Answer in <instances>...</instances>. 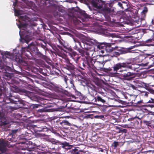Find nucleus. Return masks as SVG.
I'll return each instance as SVG.
<instances>
[{
  "label": "nucleus",
  "mask_w": 154,
  "mask_h": 154,
  "mask_svg": "<svg viewBox=\"0 0 154 154\" xmlns=\"http://www.w3.org/2000/svg\"><path fill=\"white\" fill-rule=\"evenodd\" d=\"M65 68L70 71L73 70L75 69L74 66L71 63L66 64Z\"/></svg>",
  "instance_id": "aec40b11"
},
{
  "label": "nucleus",
  "mask_w": 154,
  "mask_h": 154,
  "mask_svg": "<svg viewBox=\"0 0 154 154\" xmlns=\"http://www.w3.org/2000/svg\"><path fill=\"white\" fill-rule=\"evenodd\" d=\"M63 80L65 83L67 84V81L69 80V79H68L67 77L66 76H64L63 78Z\"/></svg>",
  "instance_id": "c03bdc74"
},
{
  "label": "nucleus",
  "mask_w": 154,
  "mask_h": 154,
  "mask_svg": "<svg viewBox=\"0 0 154 154\" xmlns=\"http://www.w3.org/2000/svg\"><path fill=\"white\" fill-rule=\"evenodd\" d=\"M123 2H118V5L120 6L123 9H125L124 7V6L122 4V3Z\"/></svg>",
  "instance_id": "4c0bfd02"
},
{
  "label": "nucleus",
  "mask_w": 154,
  "mask_h": 154,
  "mask_svg": "<svg viewBox=\"0 0 154 154\" xmlns=\"http://www.w3.org/2000/svg\"><path fill=\"white\" fill-rule=\"evenodd\" d=\"M127 63H128V65L129 66H131L132 67L131 68H128L130 69H131L132 70H135L136 69H138L139 68V65H136V66H135V65L133 64V62L131 60H130V62L127 61Z\"/></svg>",
  "instance_id": "a211bd4d"
},
{
  "label": "nucleus",
  "mask_w": 154,
  "mask_h": 154,
  "mask_svg": "<svg viewBox=\"0 0 154 154\" xmlns=\"http://www.w3.org/2000/svg\"><path fill=\"white\" fill-rule=\"evenodd\" d=\"M68 51H69V53H71V52H74L73 49L71 48H68Z\"/></svg>",
  "instance_id": "09e8293b"
},
{
  "label": "nucleus",
  "mask_w": 154,
  "mask_h": 154,
  "mask_svg": "<svg viewBox=\"0 0 154 154\" xmlns=\"http://www.w3.org/2000/svg\"><path fill=\"white\" fill-rule=\"evenodd\" d=\"M88 91L89 94L93 97L97 93L100 91L99 89H97L94 85L92 84L91 83L88 84Z\"/></svg>",
  "instance_id": "6e6552de"
},
{
  "label": "nucleus",
  "mask_w": 154,
  "mask_h": 154,
  "mask_svg": "<svg viewBox=\"0 0 154 154\" xmlns=\"http://www.w3.org/2000/svg\"><path fill=\"white\" fill-rule=\"evenodd\" d=\"M104 115H100V116H95V118H100V119H102L104 118Z\"/></svg>",
  "instance_id": "ea45409f"
},
{
  "label": "nucleus",
  "mask_w": 154,
  "mask_h": 154,
  "mask_svg": "<svg viewBox=\"0 0 154 154\" xmlns=\"http://www.w3.org/2000/svg\"><path fill=\"white\" fill-rule=\"evenodd\" d=\"M81 94L80 92H77V95L78 96H80V95H81Z\"/></svg>",
  "instance_id": "338daca9"
},
{
  "label": "nucleus",
  "mask_w": 154,
  "mask_h": 154,
  "mask_svg": "<svg viewBox=\"0 0 154 154\" xmlns=\"http://www.w3.org/2000/svg\"><path fill=\"white\" fill-rule=\"evenodd\" d=\"M73 48L77 51L79 49V48L77 46V45H75L73 47Z\"/></svg>",
  "instance_id": "864d4df0"
},
{
  "label": "nucleus",
  "mask_w": 154,
  "mask_h": 154,
  "mask_svg": "<svg viewBox=\"0 0 154 154\" xmlns=\"http://www.w3.org/2000/svg\"><path fill=\"white\" fill-rule=\"evenodd\" d=\"M127 62L123 63H119L114 64L112 67L113 70L115 73H116L118 70L121 69L122 68H131L132 67L129 66Z\"/></svg>",
  "instance_id": "39448f33"
},
{
  "label": "nucleus",
  "mask_w": 154,
  "mask_h": 154,
  "mask_svg": "<svg viewBox=\"0 0 154 154\" xmlns=\"http://www.w3.org/2000/svg\"><path fill=\"white\" fill-rule=\"evenodd\" d=\"M22 40L26 41V43H28V42H29L28 41H27L25 39H24L23 38H22V39L20 40L21 42H22Z\"/></svg>",
  "instance_id": "680f3d73"
},
{
  "label": "nucleus",
  "mask_w": 154,
  "mask_h": 154,
  "mask_svg": "<svg viewBox=\"0 0 154 154\" xmlns=\"http://www.w3.org/2000/svg\"><path fill=\"white\" fill-rule=\"evenodd\" d=\"M58 102L60 103H62V105L60 106L62 108H64L66 107L67 105V104L66 103L64 102L62 100H59Z\"/></svg>",
  "instance_id": "bb28decb"
},
{
  "label": "nucleus",
  "mask_w": 154,
  "mask_h": 154,
  "mask_svg": "<svg viewBox=\"0 0 154 154\" xmlns=\"http://www.w3.org/2000/svg\"><path fill=\"white\" fill-rule=\"evenodd\" d=\"M132 119L134 122H133V123L135 124L138 125L139 124V122L138 121H137L136 119Z\"/></svg>",
  "instance_id": "37998d69"
},
{
  "label": "nucleus",
  "mask_w": 154,
  "mask_h": 154,
  "mask_svg": "<svg viewBox=\"0 0 154 154\" xmlns=\"http://www.w3.org/2000/svg\"><path fill=\"white\" fill-rule=\"evenodd\" d=\"M104 63L103 62H99L96 60L93 70H102L103 69Z\"/></svg>",
  "instance_id": "f8f14e48"
},
{
  "label": "nucleus",
  "mask_w": 154,
  "mask_h": 154,
  "mask_svg": "<svg viewBox=\"0 0 154 154\" xmlns=\"http://www.w3.org/2000/svg\"><path fill=\"white\" fill-rule=\"evenodd\" d=\"M53 144H54L56 146H57V148H63L67 149H70L71 145L69 144L68 143L66 142H62L57 140H55L52 142Z\"/></svg>",
  "instance_id": "0eeeda50"
},
{
  "label": "nucleus",
  "mask_w": 154,
  "mask_h": 154,
  "mask_svg": "<svg viewBox=\"0 0 154 154\" xmlns=\"http://www.w3.org/2000/svg\"><path fill=\"white\" fill-rule=\"evenodd\" d=\"M38 128H40L42 129L41 130H39L40 131H44V130L45 129L44 126H42L41 128L38 127Z\"/></svg>",
  "instance_id": "13d9d810"
},
{
  "label": "nucleus",
  "mask_w": 154,
  "mask_h": 154,
  "mask_svg": "<svg viewBox=\"0 0 154 154\" xmlns=\"http://www.w3.org/2000/svg\"><path fill=\"white\" fill-rule=\"evenodd\" d=\"M154 56L151 55L148 56L146 57L145 61H147L145 63H142L140 65L145 66H149L150 67H152L154 66Z\"/></svg>",
  "instance_id": "1a4fd4ad"
},
{
  "label": "nucleus",
  "mask_w": 154,
  "mask_h": 154,
  "mask_svg": "<svg viewBox=\"0 0 154 154\" xmlns=\"http://www.w3.org/2000/svg\"><path fill=\"white\" fill-rule=\"evenodd\" d=\"M148 12V8L146 7H145L143 9L141 12V15L143 17H145L146 16V14Z\"/></svg>",
  "instance_id": "b1692460"
},
{
  "label": "nucleus",
  "mask_w": 154,
  "mask_h": 154,
  "mask_svg": "<svg viewBox=\"0 0 154 154\" xmlns=\"http://www.w3.org/2000/svg\"><path fill=\"white\" fill-rule=\"evenodd\" d=\"M27 47L22 48L21 49V53L23 55H25L28 58L30 57L29 55L31 54L30 51Z\"/></svg>",
  "instance_id": "f3484780"
},
{
  "label": "nucleus",
  "mask_w": 154,
  "mask_h": 154,
  "mask_svg": "<svg viewBox=\"0 0 154 154\" xmlns=\"http://www.w3.org/2000/svg\"><path fill=\"white\" fill-rule=\"evenodd\" d=\"M131 87L134 89H136L137 88L135 86L133 85H131Z\"/></svg>",
  "instance_id": "5fc2aeb1"
},
{
  "label": "nucleus",
  "mask_w": 154,
  "mask_h": 154,
  "mask_svg": "<svg viewBox=\"0 0 154 154\" xmlns=\"http://www.w3.org/2000/svg\"><path fill=\"white\" fill-rule=\"evenodd\" d=\"M16 73L19 75H21L22 74V72L17 71H16Z\"/></svg>",
  "instance_id": "052dcab7"
},
{
  "label": "nucleus",
  "mask_w": 154,
  "mask_h": 154,
  "mask_svg": "<svg viewBox=\"0 0 154 154\" xmlns=\"http://www.w3.org/2000/svg\"><path fill=\"white\" fill-rule=\"evenodd\" d=\"M107 108V106H104L103 107V109H102V110L103 111L105 112L106 111V108Z\"/></svg>",
  "instance_id": "603ef678"
},
{
  "label": "nucleus",
  "mask_w": 154,
  "mask_h": 154,
  "mask_svg": "<svg viewBox=\"0 0 154 154\" xmlns=\"http://www.w3.org/2000/svg\"><path fill=\"white\" fill-rule=\"evenodd\" d=\"M71 84V87H75V86L74 85V81L72 79H70V81L69 82Z\"/></svg>",
  "instance_id": "a19ab883"
},
{
  "label": "nucleus",
  "mask_w": 154,
  "mask_h": 154,
  "mask_svg": "<svg viewBox=\"0 0 154 154\" xmlns=\"http://www.w3.org/2000/svg\"><path fill=\"white\" fill-rule=\"evenodd\" d=\"M82 66L84 67V68H82V67L81 66H79V67L82 70H84L85 68L86 65L85 64L83 63H82Z\"/></svg>",
  "instance_id": "de8ad7c7"
},
{
  "label": "nucleus",
  "mask_w": 154,
  "mask_h": 154,
  "mask_svg": "<svg viewBox=\"0 0 154 154\" xmlns=\"http://www.w3.org/2000/svg\"><path fill=\"white\" fill-rule=\"evenodd\" d=\"M60 124L62 126H63L64 125H67L69 126H71V124L70 123H69L68 121L64 120L60 122Z\"/></svg>",
  "instance_id": "393cba45"
},
{
  "label": "nucleus",
  "mask_w": 154,
  "mask_h": 154,
  "mask_svg": "<svg viewBox=\"0 0 154 154\" xmlns=\"http://www.w3.org/2000/svg\"><path fill=\"white\" fill-rule=\"evenodd\" d=\"M91 56L90 57H86V63L87 65V67L90 70L91 69H93L94 68V66L96 60L94 59L91 57Z\"/></svg>",
  "instance_id": "9d476101"
},
{
  "label": "nucleus",
  "mask_w": 154,
  "mask_h": 154,
  "mask_svg": "<svg viewBox=\"0 0 154 154\" xmlns=\"http://www.w3.org/2000/svg\"><path fill=\"white\" fill-rule=\"evenodd\" d=\"M112 70V69H111L109 68V69H107V70L108 71H111Z\"/></svg>",
  "instance_id": "774afa93"
},
{
  "label": "nucleus",
  "mask_w": 154,
  "mask_h": 154,
  "mask_svg": "<svg viewBox=\"0 0 154 154\" xmlns=\"http://www.w3.org/2000/svg\"><path fill=\"white\" fill-rule=\"evenodd\" d=\"M6 150V148L4 143L0 142V151L2 152H5Z\"/></svg>",
  "instance_id": "4be33fe9"
},
{
  "label": "nucleus",
  "mask_w": 154,
  "mask_h": 154,
  "mask_svg": "<svg viewBox=\"0 0 154 154\" xmlns=\"http://www.w3.org/2000/svg\"><path fill=\"white\" fill-rule=\"evenodd\" d=\"M45 67L46 68H47V69H51L50 66H48V65H45Z\"/></svg>",
  "instance_id": "4d7b16f0"
},
{
  "label": "nucleus",
  "mask_w": 154,
  "mask_h": 154,
  "mask_svg": "<svg viewBox=\"0 0 154 154\" xmlns=\"http://www.w3.org/2000/svg\"><path fill=\"white\" fill-rule=\"evenodd\" d=\"M94 40H93L89 42L88 43L86 44V47L85 48L86 50L85 52V55L87 57L92 56L94 51H98L99 48L97 47V43H100Z\"/></svg>",
  "instance_id": "f257e3e1"
},
{
  "label": "nucleus",
  "mask_w": 154,
  "mask_h": 154,
  "mask_svg": "<svg viewBox=\"0 0 154 154\" xmlns=\"http://www.w3.org/2000/svg\"><path fill=\"white\" fill-rule=\"evenodd\" d=\"M79 12L81 14H82L83 15L84 17L86 18H91V17H90V16L86 14L85 12V11H84L80 10Z\"/></svg>",
  "instance_id": "a878e982"
},
{
  "label": "nucleus",
  "mask_w": 154,
  "mask_h": 154,
  "mask_svg": "<svg viewBox=\"0 0 154 154\" xmlns=\"http://www.w3.org/2000/svg\"><path fill=\"white\" fill-rule=\"evenodd\" d=\"M48 44L53 49H54V48H55V45L51 42H48Z\"/></svg>",
  "instance_id": "79ce46f5"
},
{
  "label": "nucleus",
  "mask_w": 154,
  "mask_h": 154,
  "mask_svg": "<svg viewBox=\"0 0 154 154\" xmlns=\"http://www.w3.org/2000/svg\"><path fill=\"white\" fill-rule=\"evenodd\" d=\"M154 41V39L153 38H150L148 39L146 41V43H149V42H151Z\"/></svg>",
  "instance_id": "a18cd8bd"
},
{
  "label": "nucleus",
  "mask_w": 154,
  "mask_h": 154,
  "mask_svg": "<svg viewBox=\"0 0 154 154\" xmlns=\"http://www.w3.org/2000/svg\"><path fill=\"white\" fill-rule=\"evenodd\" d=\"M44 71H45V70L41 69H40L39 70V71L40 73L42 74L44 76H45L47 75V73L46 72H45Z\"/></svg>",
  "instance_id": "72a5a7b5"
},
{
  "label": "nucleus",
  "mask_w": 154,
  "mask_h": 154,
  "mask_svg": "<svg viewBox=\"0 0 154 154\" xmlns=\"http://www.w3.org/2000/svg\"><path fill=\"white\" fill-rule=\"evenodd\" d=\"M4 55H8L11 56V54L9 52L6 51L4 53Z\"/></svg>",
  "instance_id": "49530a36"
},
{
  "label": "nucleus",
  "mask_w": 154,
  "mask_h": 154,
  "mask_svg": "<svg viewBox=\"0 0 154 154\" xmlns=\"http://www.w3.org/2000/svg\"><path fill=\"white\" fill-rule=\"evenodd\" d=\"M143 123L146 125L150 127V121H147L146 120H144L143 121Z\"/></svg>",
  "instance_id": "c9c22d12"
},
{
  "label": "nucleus",
  "mask_w": 154,
  "mask_h": 154,
  "mask_svg": "<svg viewBox=\"0 0 154 154\" xmlns=\"http://www.w3.org/2000/svg\"><path fill=\"white\" fill-rule=\"evenodd\" d=\"M45 45H43L42 44H41L40 45H41V47L42 48H43L45 51L47 49V47L46 46V44L45 43Z\"/></svg>",
  "instance_id": "58836bf2"
},
{
  "label": "nucleus",
  "mask_w": 154,
  "mask_h": 154,
  "mask_svg": "<svg viewBox=\"0 0 154 154\" xmlns=\"http://www.w3.org/2000/svg\"><path fill=\"white\" fill-rule=\"evenodd\" d=\"M153 116L150 115L148 116V117L151 118V119L150 120V127L151 128H154V119H152V117Z\"/></svg>",
  "instance_id": "5701e85b"
},
{
  "label": "nucleus",
  "mask_w": 154,
  "mask_h": 154,
  "mask_svg": "<svg viewBox=\"0 0 154 154\" xmlns=\"http://www.w3.org/2000/svg\"><path fill=\"white\" fill-rule=\"evenodd\" d=\"M151 103L153 104L154 103V99L151 98L150 100H149L148 102L147 103Z\"/></svg>",
  "instance_id": "8fccbe9b"
},
{
  "label": "nucleus",
  "mask_w": 154,
  "mask_h": 154,
  "mask_svg": "<svg viewBox=\"0 0 154 154\" xmlns=\"http://www.w3.org/2000/svg\"><path fill=\"white\" fill-rule=\"evenodd\" d=\"M14 13L15 16H19L20 14V10H17L15 9H14Z\"/></svg>",
  "instance_id": "2f4dec72"
},
{
  "label": "nucleus",
  "mask_w": 154,
  "mask_h": 154,
  "mask_svg": "<svg viewBox=\"0 0 154 154\" xmlns=\"http://www.w3.org/2000/svg\"><path fill=\"white\" fill-rule=\"evenodd\" d=\"M78 51L82 56H85V52L83 50L79 48Z\"/></svg>",
  "instance_id": "c756f323"
},
{
  "label": "nucleus",
  "mask_w": 154,
  "mask_h": 154,
  "mask_svg": "<svg viewBox=\"0 0 154 154\" xmlns=\"http://www.w3.org/2000/svg\"><path fill=\"white\" fill-rule=\"evenodd\" d=\"M28 17L26 15L20 16L19 19L21 20L25 21L26 20H28Z\"/></svg>",
  "instance_id": "cd10ccee"
},
{
  "label": "nucleus",
  "mask_w": 154,
  "mask_h": 154,
  "mask_svg": "<svg viewBox=\"0 0 154 154\" xmlns=\"http://www.w3.org/2000/svg\"><path fill=\"white\" fill-rule=\"evenodd\" d=\"M97 43L96 44L99 50L104 49L107 52H112L115 49L112 47L111 44L109 43L103 42Z\"/></svg>",
  "instance_id": "7ed1b4c3"
},
{
  "label": "nucleus",
  "mask_w": 154,
  "mask_h": 154,
  "mask_svg": "<svg viewBox=\"0 0 154 154\" xmlns=\"http://www.w3.org/2000/svg\"><path fill=\"white\" fill-rule=\"evenodd\" d=\"M76 43L78 44V45H79V46L80 47H81L82 48V47L81 46V42H80L78 41L76 42Z\"/></svg>",
  "instance_id": "bf43d9fd"
},
{
  "label": "nucleus",
  "mask_w": 154,
  "mask_h": 154,
  "mask_svg": "<svg viewBox=\"0 0 154 154\" xmlns=\"http://www.w3.org/2000/svg\"><path fill=\"white\" fill-rule=\"evenodd\" d=\"M127 130L126 129H123L122 130V131L124 133H126L127 132Z\"/></svg>",
  "instance_id": "0e129e2a"
},
{
  "label": "nucleus",
  "mask_w": 154,
  "mask_h": 154,
  "mask_svg": "<svg viewBox=\"0 0 154 154\" xmlns=\"http://www.w3.org/2000/svg\"><path fill=\"white\" fill-rule=\"evenodd\" d=\"M23 140H24V141H20L18 144H24L27 145V147L29 148H31L32 147V143L30 141H27V140L28 139H29L30 138L29 137H27V136L23 138H22Z\"/></svg>",
  "instance_id": "ddd939ff"
},
{
  "label": "nucleus",
  "mask_w": 154,
  "mask_h": 154,
  "mask_svg": "<svg viewBox=\"0 0 154 154\" xmlns=\"http://www.w3.org/2000/svg\"><path fill=\"white\" fill-rule=\"evenodd\" d=\"M94 8H97L98 9H100L102 8V6L100 5L99 4L94 0L91 2Z\"/></svg>",
  "instance_id": "412c9836"
},
{
  "label": "nucleus",
  "mask_w": 154,
  "mask_h": 154,
  "mask_svg": "<svg viewBox=\"0 0 154 154\" xmlns=\"http://www.w3.org/2000/svg\"><path fill=\"white\" fill-rule=\"evenodd\" d=\"M137 47L136 45H134L133 46H130L128 48H127L126 49H119L118 50V52L114 51L112 54V56L117 57L119 56L120 55L123 54H125L127 53L130 52V50L133 49L134 48Z\"/></svg>",
  "instance_id": "423d86ee"
},
{
  "label": "nucleus",
  "mask_w": 154,
  "mask_h": 154,
  "mask_svg": "<svg viewBox=\"0 0 154 154\" xmlns=\"http://www.w3.org/2000/svg\"><path fill=\"white\" fill-rule=\"evenodd\" d=\"M30 48L32 49V48L33 49V51H36V54L38 57H42L43 55L42 54L40 51H39L38 49L35 46H32L30 47Z\"/></svg>",
  "instance_id": "6ab92c4d"
},
{
  "label": "nucleus",
  "mask_w": 154,
  "mask_h": 154,
  "mask_svg": "<svg viewBox=\"0 0 154 154\" xmlns=\"http://www.w3.org/2000/svg\"><path fill=\"white\" fill-rule=\"evenodd\" d=\"M134 10H131L129 11V16L130 17H133V16H134Z\"/></svg>",
  "instance_id": "f704fd0d"
},
{
  "label": "nucleus",
  "mask_w": 154,
  "mask_h": 154,
  "mask_svg": "<svg viewBox=\"0 0 154 154\" xmlns=\"http://www.w3.org/2000/svg\"><path fill=\"white\" fill-rule=\"evenodd\" d=\"M149 94V93L148 92L145 91H143L141 92V95L142 96H144L146 97H148V94Z\"/></svg>",
  "instance_id": "473e14b6"
},
{
  "label": "nucleus",
  "mask_w": 154,
  "mask_h": 154,
  "mask_svg": "<svg viewBox=\"0 0 154 154\" xmlns=\"http://www.w3.org/2000/svg\"><path fill=\"white\" fill-rule=\"evenodd\" d=\"M119 144L118 142L114 141L112 144V146H114L115 148H116Z\"/></svg>",
  "instance_id": "7c9ffc66"
},
{
  "label": "nucleus",
  "mask_w": 154,
  "mask_h": 154,
  "mask_svg": "<svg viewBox=\"0 0 154 154\" xmlns=\"http://www.w3.org/2000/svg\"><path fill=\"white\" fill-rule=\"evenodd\" d=\"M129 97L127 96L126 94H124L123 97L126 100H127L128 101L130 102V103H132L136 104H139L140 103H143V100H140V101H136V99L133 100H131V96L128 95Z\"/></svg>",
  "instance_id": "dca6fc26"
},
{
  "label": "nucleus",
  "mask_w": 154,
  "mask_h": 154,
  "mask_svg": "<svg viewBox=\"0 0 154 154\" xmlns=\"http://www.w3.org/2000/svg\"><path fill=\"white\" fill-rule=\"evenodd\" d=\"M21 91L23 92L26 95L29 97H30L29 95L31 94V93H32L31 92L27 91L25 89H22L21 90Z\"/></svg>",
  "instance_id": "c85d7f7f"
},
{
  "label": "nucleus",
  "mask_w": 154,
  "mask_h": 154,
  "mask_svg": "<svg viewBox=\"0 0 154 154\" xmlns=\"http://www.w3.org/2000/svg\"><path fill=\"white\" fill-rule=\"evenodd\" d=\"M10 103L15 104L20 103L21 104H23V101L22 100L18 95H16L15 96H12L11 98H9Z\"/></svg>",
  "instance_id": "9b49d317"
},
{
  "label": "nucleus",
  "mask_w": 154,
  "mask_h": 154,
  "mask_svg": "<svg viewBox=\"0 0 154 154\" xmlns=\"http://www.w3.org/2000/svg\"><path fill=\"white\" fill-rule=\"evenodd\" d=\"M57 46L58 48L60 49L61 50H63V48L61 46L59 45H58Z\"/></svg>",
  "instance_id": "69168bd1"
},
{
  "label": "nucleus",
  "mask_w": 154,
  "mask_h": 154,
  "mask_svg": "<svg viewBox=\"0 0 154 154\" xmlns=\"http://www.w3.org/2000/svg\"><path fill=\"white\" fill-rule=\"evenodd\" d=\"M13 60L18 64L23 63L24 61L22 59V57L19 54H15L13 57Z\"/></svg>",
  "instance_id": "2eb2a0df"
},
{
  "label": "nucleus",
  "mask_w": 154,
  "mask_h": 154,
  "mask_svg": "<svg viewBox=\"0 0 154 154\" xmlns=\"http://www.w3.org/2000/svg\"><path fill=\"white\" fill-rule=\"evenodd\" d=\"M119 72L120 75L123 77L124 79L127 80H130L134 76L135 73L133 72H131L128 71V69H125L123 70H120Z\"/></svg>",
  "instance_id": "20e7f679"
},
{
  "label": "nucleus",
  "mask_w": 154,
  "mask_h": 154,
  "mask_svg": "<svg viewBox=\"0 0 154 154\" xmlns=\"http://www.w3.org/2000/svg\"><path fill=\"white\" fill-rule=\"evenodd\" d=\"M8 123V121H5L3 122H1L0 123V125L1 126L5 125H7Z\"/></svg>",
  "instance_id": "e433bc0d"
},
{
  "label": "nucleus",
  "mask_w": 154,
  "mask_h": 154,
  "mask_svg": "<svg viewBox=\"0 0 154 154\" xmlns=\"http://www.w3.org/2000/svg\"><path fill=\"white\" fill-rule=\"evenodd\" d=\"M92 97L93 99L91 100V102L95 105H98V103L104 104L106 103V98L105 93L102 91H99Z\"/></svg>",
  "instance_id": "f03ea898"
},
{
  "label": "nucleus",
  "mask_w": 154,
  "mask_h": 154,
  "mask_svg": "<svg viewBox=\"0 0 154 154\" xmlns=\"http://www.w3.org/2000/svg\"><path fill=\"white\" fill-rule=\"evenodd\" d=\"M59 43L62 45H64V43H63V42H62L61 41H60V40H59Z\"/></svg>",
  "instance_id": "e2e57ef3"
},
{
  "label": "nucleus",
  "mask_w": 154,
  "mask_h": 154,
  "mask_svg": "<svg viewBox=\"0 0 154 154\" xmlns=\"http://www.w3.org/2000/svg\"><path fill=\"white\" fill-rule=\"evenodd\" d=\"M69 55L72 58L76 63H78L79 60L81 57L75 52H73L71 53H69Z\"/></svg>",
  "instance_id": "4468645a"
},
{
  "label": "nucleus",
  "mask_w": 154,
  "mask_h": 154,
  "mask_svg": "<svg viewBox=\"0 0 154 154\" xmlns=\"http://www.w3.org/2000/svg\"><path fill=\"white\" fill-rule=\"evenodd\" d=\"M30 153H31L32 154H38V152H35L34 151H30Z\"/></svg>",
  "instance_id": "6e6d98bb"
},
{
  "label": "nucleus",
  "mask_w": 154,
  "mask_h": 154,
  "mask_svg": "<svg viewBox=\"0 0 154 154\" xmlns=\"http://www.w3.org/2000/svg\"><path fill=\"white\" fill-rule=\"evenodd\" d=\"M65 61L66 63V64H69V63H71L70 62L69 60L68 59H66Z\"/></svg>",
  "instance_id": "3c124183"
}]
</instances>
